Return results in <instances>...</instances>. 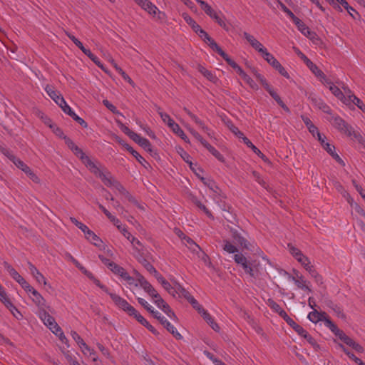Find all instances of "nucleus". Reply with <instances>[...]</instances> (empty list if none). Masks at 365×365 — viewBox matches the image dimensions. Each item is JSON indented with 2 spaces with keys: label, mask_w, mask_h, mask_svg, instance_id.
<instances>
[{
  "label": "nucleus",
  "mask_w": 365,
  "mask_h": 365,
  "mask_svg": "<svg viewBox=\"0 0 365 365\" xmlns=\"http://www.w3.org/2000/svg\"><path fill=\"white\" fill-rule=\"evenodd\" d=\"M18 283L28 293H30L34 289L23 277L19 280V282H18Z\"/></svg>",
  "instance_id": "nucleus-64"
},
{
  "label": "nucleus",
  "mask_w": 365,
  "mask_h": 365,
  "mask_svg": "<svg viewBox=\"0 0 365 365\" xmlns=\"http://www.w3.org/2000/svg\"><path fill=\"white\" fill-rule=\"evenodd\" d=\"M205 43H207L210 48L215 51L216 49V47H218L219 46L217 43L214 41L213 38H212L208 34L203 30L200 26L198 28L197 30L195 31Z\"/></svg>",
  "instance_id": "nucleus-17"
},
{
  "label": "nucleus",
  "mask_w": 365,
  "mask_h": 365,
  "mask_svg": "<svg viewBox=\"0 0 365 365\" xmlns=\"http://www.w3.org/2000/svg\"><path fill=\"white\" fill-rule=\"evenodd\" d=\"M319 312L316 309H314V311L309 313L307 317L312 322L317 323L320 322V318L319 317Z\"/></svg>",
  "instance_id": "nucleus-63"
},
{
  "label": "nucleus",
  "mask_w": 365,
  "mask_h": 365,
  "mask_svg": "<svg viewBox=\"0 0 365 365\" xmlns=\"http://www.w3.org/2000/svg\"><path fill=\"white\" fill-rule=\"evenodd\" d=\"M137 299H138V303L140 305H142L148 312L151 313L153 315L156 312L144 299L138 297Z\"/></svg>",
  "instance_id": "nucleus-61"
},
{
  "label": "nucleus",
  "mask_w": 365,
  "mask_h": 365,
  "mask_svg": "<svg viewBox=\"0 0 365 365\" xmlns=\"http://www.w3.org/2000/svg\"><path fill=\"white\" fill-rule=\"evenodd\" d=\"M135 258L146 269L148 272L150 274L152 272H155V268L143 257V252L139 254H136Z\"/></svg>",
  "instance_id": "nucleus-25"
},
{
  "label": "nucleus",
  "mask_w": 365,
  "mask_h": 365,
  "mask_svg": "<svg viewBox=\"0 0 365 365\" xmlns=\"http://www.w3.org/2000/svg\"><path fill=\"white\" fill-rule=\"evenodd\" d=\"M224 243H225V245L223 247V250L225 251H226L227 252L230 253V254H234L236 252L238 253L237 248L235 245L231 244L229 241L225 240Z\"/></svg>",
  "instance_id": "nucleus-54"
},
{
  "label": "nucleus",
  "mask_w": 365,
  "mask_h": 365,
  "mask_svg": "<svg viewBox=\"0 0 365 365\" xmlns=\"http://www.w3.org/2000/svg\"><path fill=\"white\" fill-rule=\"evenodd\" d=\"M0 150L4 155H6L11 161H12L14 163V165H15V162H16V160H20L19 158L14 156L12 154V153L7 148H0Z\"/></svg>",
  "instance_id": "nucleus-60"
},
{
  "label": "nucleus",
  "mask_w": 365,
  "mask_h": 365,
  "mask_svg": "<svg viewBox=\"0 0 365 365\" xmlns=\"http://www.w3.org/2000/svg\"><path fill=\"white\" fill-rule=\"evenodd\" d=\"M203 319L207 322V324L212 327L215 331H220L219 325L214 321L212 316L205 310L202 314Z\"/></svg>",
  "instance_id": "nucleus-33"
},
{
  "label": "nucleus",
  "mask_w": 365,
  "mask_h": 365,
  "mask_svg": "<svg viewBox=\"0 0 365 365\" xmlns=\"http://www.w3.org/2000/svg\"><path fill=\"white\" fill-rule=\"evenodd\" d=\"M284 274L287 275L288 279L293 281L294 282V284L297 286L298 288L303 289V290H307L309 292H312V289L306 284L307 281L304 279V277L302 275L298 274V272H296V276L297 278H296L295 277L291 276L286 271H284Z\"/></svg>",
  "instance_id": "nucleus-15"
},
{
  "label": "nucleus",
  "mask_w": 365,
  "mask_h": 365,
  "mask_svg": "<svg viewBox=\"0 0 365 365\" xmlns=\"http://www.w3.org/2000/svg\"><path fill=\"white\" fill-rule=\"evenodd\" d=\"M40 319L43 321V324L53 332L55 331L56 332L61 331V327L56 322L55 319L50 315L46 310L41 309L39 310L38 313Z\"/></svg>",
  "instance_id": "nucleus-9"
},
{
  "label": "nucleus",
  "mask_w": 365,
  "mask_h": 365,
  "mask_svg": "<svg viewBox=\"0 0 365 365\" xmlns=\"http://www.w3.org/2000/svg\"><path fill=\"white\" fill-rule=\"evenodd\" d=\"M308 99L314 106L319 109L323 110L324 113H330V107L315 94L310 93L308 96Z\"/></svg>",
  "instance_id": "nucleus-14"
},
{
  "label": "nucleus",
  "mask_w": 365,
  "mask_h": 365,
  "mask_svg": "<svg viewBox=\"0 0 365 365\" xmlns=\"http://www.w3.org/2000/svg\"><path fill=\"white\" fill-rule=\"evenodd\" d=\"M45 91L48 95V96L62 108L65 113L71 116L75 121H76L83 128L88 127V123L72 110L71 108L65 101L63 97L58 92L55 91L52 86L47 85L45 87Z\"/></svg>",
  "instance_id": "nucleus-1"
},
{
  "label": "nucleus",
  "mask_w": 365,
  "mask_h": 365,
  "mask_svg": "<svg viewBox=\"0 0 365 365\" xmlns=\"http://www.w3.org/2000/svg\"><path fill=\"white\" fill-rule=\"evenodd\" d=\"M201 180L204 182L205 184L207 185V187L210 188L211 191H212V197L214 199H216L217 196L221 195V190L219 188V187L213 182V181H209L208 183H207L205 181L204 178H201Z\"/></svg>",
  "instance_id": "nucleus-37"
},
{
  "label": "nucleus",
  "mask_w": 365,
  "mask_h": 365,
  "mask_svg": "<svg viewBox=\"0 0 365 365\" xmlns=\"http://www.w3.org/2000/svg\"><path fill=\"white\" fill-rule=\"evenodd\" d=\"M66 35L74 43V44L82 51V52H83L86 49V48L84 47L83 43L73 35L68 32H66Z\"/></svg>",
  "instance_id": "nucleus-58"
},
{
  "label": "nucleus",
  "mask_w": 365,
  "mask_h": 365,
  "mask_svg": "<svg viewBox=\"0 0 365 365\" xmlns=\"http://www.w3.org/2000/svg\"><path fill=\"white\" fill-rule=\"evenodd\" d=\"M182 242L185 246H187L193 252L202 251L200 247L188 236H187Z\"/></svg>",
  "instance_id": "nucleus-38"
},
{
  "label": "nucleus",
  "mask_w": 365,
  "mask_h": 365,
  "mask_svg": "<svg viewBox=\"0 0 365 365\" xmlns=\"http://www.w3.org/2000/svg\"><path fill=\"white\" fill-rule=\"evenodd\" d=\"M85 236L88 240H89L95 246L100 247L103 243L102 240L98 237L92 230L90 229L88 232L85 234Z\"/></svg>",
  "instance_id": "nucleus-31"
},
{
  "label": "nucleus",
  "mask_w": 365,
  "mask_h": 365,
  "mask_svg": "<svg viewBox=\"0 0 365 365\" xmlns=\"http://www.w3.org/2000/svg\"><path fill=\"white\" fill-rule=\"evenodd\" d=\"M30 293L32 294L33 302L38 307L39 310L44 309L46 305V300L41 294L35 289H34Z\"/></svg>",
  "instance_id": "nucleus-21"
},
{
  "label": "nucleus",
  "mask_w": 365,
  "mask_h": 365,
  "mask_svg": "<svg viewBox=\"0 0 365 365\" xmlns=\"http://www.w3.org/2000/svg\"><path fill=\"white\" fill-rule=\"evenodd\" d=\"M110 269L115 274H118L122 278H128V273L125 271V269L115 264V262L113 264H110Z\"/></svg>",
  "instance_id": "nucleus-30"
},
{
  "label": "nucleus",
  "mask_w": 365,
  "mask_h": 365,
  "mask_svg": "<svg viewBox=\"0 0 365 365\" xmlns=\"http://www.w3.org/2000/svg\"><path fill=\"white\" fill-rule=\"evenodd\" d=\"M133 317L154 335H159V332L138 311H136L135 314H133Z\"/></svg>",
  "instance_id": "nucleus-19"
},
{
  "label": "nucleus",
  "mask_w": 365,
  "mask_h": 365,
  "mask_svg": "<svg viewBox=\"0 0 365 365\" xmlns=\"http://www.w3.org/2000/svg\"><path fill=\"white\" fill-rule=\"evenodd\" d=\"M317 138L320 142L321 145L328 153H331L332 150H335V147L326 141L325 135L321 133H317Z\"/></svg>",
  "instance_id": "nucleus-32"
},
{
  "label": "nucleus",
  "mask_w": 365,
  "mask_h": 365,
  "mask_svg": "<svg viewBox=\"0 0 365 365\" xmlns=\"http://www.w3.org/2000/svg\"><path fill=\"white\" fill-rule=\"evenodd\" d=\"M154 318L157 319L162 325L177 339H182V336L177 331V329L165 319V317L162 316L161 314L156 311L153 315Z\"/></svg>",
  "instance_id": "nucleus-10"
},
{
  "label": "nucleus",
  "mask_w": 365,
  "mask_h": 365,
  "mask_svg": "<svg viewBox=\"0 0 365 365\" xmlns=\"http://www.w3.org/2000/svg\"><path fill=\"white\" fill-rule=\"evenodd\" d=\"M252 73L255 77L262 83L265 89L267 88V86H269L264 76L258 73L255 68L252 69Z\"/></svg>",
  "instance_id": "nucleus-57"
},
{
  "label": "nucleus",
  "mask_w": 365,
  "mask_h": 365,
  "mask_svg": "<svg viewBox=\"0 0 365 365\" xmlns=\"http://www.w3.org/2000/svg\"><path fill=\"white\" fill-rule=\"evenodd\" d=\"M183 110L185 112L190 116V118L208 135H210V129L205 125L203 121H202L197 116L193 114L190 110L187 108H184Z\"/></svg>",
  "instance_id": "nucleus-18"
},
{
  "label": "nucleus",
  "mask_w": 365,
  "mask_h": 365,
  "mask_svg": "<svg viewBox=\"0 0 365 365\" xmlns=\"http://www.w3.org/2000/svg\"><path fill=\"white\" fill-rule=\"evenodd\" d=\"M232 68H235L238 64L233 61L220 46L215 50Z\"/></svg>",
  "instance_id": "nucleus-27"
},
{
  "label": "nucleus",
  "mask_w": 365,
  "mask_h": 365,
  "mask_svg": "<svg viewBox=\"0 0 365 365\" xmlns=\"http://www.w3.org/2000/svg\"><path fill=\"white\" fill-rule=\"evenodd\" d=\"M63 138L65 139V143L67 146L82 160L83 164H85L92 173L94 175L99 173L100 168L90 159L88 156L86 155L82 149L78 147L69 138L63 136Z\"/></svg>",
  "instance_id": "nucleus-3"
},
{
  "label": "nucleus",
  "mask_w": 365,
  "mask_h": 365,
  "mask_svg": "<svg viewBox=\"0 0 365 365\" xmlns=\"http://www.w3.org/2000/svg\"><path fill=\"white\" fill-rule=\"evenodd\" d=\"M125 149L130 152L133 157L143 165H144V163H146V160L136 151L130 145L128 144H125Z\"/></svg>",
  "instance_id": "nucleus-42"
},
{
  "label": "nucleus",
  "mask_w": 365,
  "mask_h": 365,
  "mask_svg": "<svg viewBox=\"0 0 365 365\" xmlns=\"http://www.w3.org/2000/svg\"><path fill=\"white\" fill-rule=\"evenodd\" d=\"M98 207L102 210V212L106 215V217L113 223L115 226L118 229H120V221L113 216L103 205H102L98 202H96Z\"/></svg>",
  "instance_id": "nucleus-26"
},
{
  "label": "nucleus",
  "mask_w": 365,
  "mask_h": 365,
  "mask_svg": "<svg viewBox=\"0 0 365 365\" xmlns=\"http://www.w3.org/2000/svg\"><path fill=\"white\" fill-rule=\"evenodd\" d=\"M15 165L25 173L27 176L34 182L39 183V178L31 170V169L26 165L22 160H16Z\"/></svg>",
  "instance_id": "nucleus-13"
},
{
  "label": "nucleus",
  "mask_w": 365,
  "mask_h": 365,
  "mask_svg": "<svg viewBox=\"0 0 365 365\" xmlns=\"http://www.w3.org/2000/svg\"><path fill=\"white\" fill-rule=\"evenodd\" d=\"M234 260L237 264H240L242 267L245 272H246L253 264L248 261L242 253H236L234 256Z\"/></svg>",
  "instance_id": "nucleus-23"
},
{
  "label": "nucleus",
  "mask_w": 365,
  "mask_h": 365,
  "mask_svg": "<svg viewBox=\"0 0 365 365\" xmlns=\"http://www.w3.org/2000/svg\"><path fill=\"white\" fill-rule=\"evenodd\" d=\"M85 55H86L97 66L101 68L105 72H107L103 65L100 61L99 58L95 56L90 49L86 48L83 52Z\"/></svg>",
  "instance_id": "nucleus-35"
},
{
  "label": "nucleus",
  "mask_w": 365,
  "mask_h": 365,
  "mask_svg": "<svg viewBox=\"0 0 365 365\" xmlns=\"http://www.w3.org/2000/svg\"><path fill=\"white\" fill-rule=\"evenodd\" d=\"M153 299L158 308L161 309L162 310L168 309V304L163 300L159 294L156 295V297H153Z\"/></svg>",
  "instance_id": "nucleus-48"
},
{
  "label": "nucleus",
  "mask_w": 365,
  "mask_h": 365,
  "mask_svg": "<svg viewBox=\"0 0 365 365\" xmlns=\"http://www.w3.org/2000/svg\"><path fill=\"white\" fill-rule=\"evenodd\" d=\"M162 286L166 291H168L170 294L173 295V297H175L176 293H178V284L175 285V287H173L170 282L166 281Z\"/></svg>",
  "instance_id": "nucleus-50"
},
{
  "label": "nucleus",
  "mask_w": 365,
  "mask_h": 365,
  "mask_svg": "<svg viewBox=\"0 0 365 365\" xmlns=\"http://www.w3.org/2000/svg\"><path fill=\"white\" fill-rule=\"evenodd\" d=\"M179 153L182 158L184 160V161H185L187 163L190 165V169L192 170L197 175H199V174L197 173V170L194 168V166H196V165H193L191 161V156L182 148H180V151L179 152Z\"/></svg>",
  "instance_id": "nucleus-41"
},
{
  "label": "nucleus",
  "mask_w": 365,
  "mask_h": 365,
  "mask_svg": "<svg viewBox=\"0 0 365 365\" xmlns=\"http://www.w3.org/2000/svg\"><path fill=\"white\" fill-rule=\"evenodd\" d=\"M328 323V328L333 332L336 336L339 337L342 341L347 336V335L341 329H339L335 324Z\"/></svg>",
  "instance_id": "nucleus-34"
},
{
  "label": "nucleus",
  "mask_w": 365,
  "mask_h": 365,
  "mask_svg": "<svg viewBox=\"0 0 365 365\" xmlns=\"http://www.w3.org/2000/svg\"><path fill=\"white\" fill-rule=\"evenodd\" d=\"M330 91L341 101L345 104V100H346L347 95L343 93V92L335 85L329 86Z\"/></svg>",
  "instance_id": "nucleus-36"
},
{
  "label": "nucleus",
  "mask_w": 365,
  "mask_h": 365,
  "mask_svg": "<svg viewBox=\"0 0 365 365\" xmlns=\"http://www.w3.org/2000/svg\"><path fill=\"white\" fill-rule=\"evenodd\" d=\"M198 71L208 80L213 81L215 78V76L212 74V73L207 69H206L205 67L202 66H198Z\"/></svg>",
  "instance_id": "nucleus-53"
},
{
  "label": "nucleus",
  "mask_w": 365,
  "mask_h": 365,
  "mask_svg": "<svg viewBox=\"0 0 365 365\" xmlns=\"http://www.w3.org/2000/svg\"><path fill=\"white\" fill-rule=\"evenodd\" d=\"M331 124L341 132L351 136L354 132L353 128L339 116H331L329 119Z\"/></svg>",
  "instance_id": "nucleus-8"
},
{
  "label": "nucleus",
  "mask_w": 365,
  "mask_h": 365,
  "mask_svg": "<svg viewBox=\"0 0 365 365\" xmlns=\"http://www.w3.org/2000/svg\"><path fill=\"white\" fill-rule=\"evenodd\" d=\"M219 161L224 163L225 162V158L223 155L217 150H216L213 146H210L207 149Z\"/></svg>",
  "instance_id": "nucleus-62"
},
{
  "label": "nucleus",
  "mask_w": 365,
  "mask_h": 365,
  "mask_svg": "<svg viewBox=\"0 0 365 365\" xmlns=\"http://www.w3.org/2000/svg\"><path fill=\"white\" fill-rule=\"evenodd\" d=\"M138 145L141 146L145 150L153 155V149L151 143L148 139L143 138L139 142Z\"/></svg>",
  "instance_id": "nucleus-47"
},
{
  "label": "nucleus",
  "mask_w": 365,
  "mask_h": 365,
  "mask_svg": "<svg viewBox=\"0 0 365 365\" xmlns=\"http://www.w3.org/2000/svg\"><path fill=\"white\" fill-rule=\"evenodd\" d=\"M129 241L132 243L133 248L135 250V251L137 252L136 254L140 255V253L143 252V246L139 240H138L137 238L132 236V237H130V240Z\"/></svg>",
  "instance_id": "nucleus-49"
},
{
  "label": "nucleus",
  "mask_w": 365,
  "mask_h": 365,
  "mask_svg": "<svg viewBox=\"0 0 365 365\" xmlns=\"http://www.w3.org/2000/svg\"><path fill=\"white\" fill-rule=\"evenodd\" d=\"M297 26L298 29L306 36L310 37L313 34L305 24L300 20L298 17L293 21Z\"/></svg>",
  "instance_id": "nucleus-29"
},
{
  "label": "nucleus",
  "mask_w": 365,
  "mask_h": 365,
  "mask_svg": "<svg viewBox=\"0 0 365 365\" xmlns=\"http://www.w3.org/2000/svg\"><path fill=\"white\" fill-rule=\"evenodd\" d=\"M243 142L247 145V147L250 148L256 155L261 158H264V155L255 145H253L247 138H243Z\"/></svg>",
  "instance_id": "nucleus-44"
},
{
  "label": "nucleus",
  "mask_w": 365,
  "mask_h": 365,
  "mask_svg": "<svg viewBox=\"0 0 365 365\" xmlns=\"http://www.w3.org/2000/svg\"><path fill=\"white\" fill-rule=\"evenodd\" d=\"M95 175L98 177L105 184V185L115 188L117 191L119 192V193L125 196L129 202H135V197L130 195L129 192L126 190V189L118 181L114 180L110 173H107V174H106L99 170V173L96 174Z\"/></svg>",
  "instance_id": "nucleus-2"
},
{
  "label": "nucleus",
  "mask_w": 365,
  "mask_h": 365,
  "mask_svg": "<svg viewBox=\"0 0 365 365\" xmlns=\"http://www.w3.org/2000/svg\"><path fill=\"white\" fill-rule=\"evenodd\" d=\"M198 4L207 15L214 19L222 28L228 30L227 24H226L225 19L222 15L220 16L205 1H198Z\"/></svg>",
  "instance_id": "nucleus-5"
},
{
  "label": "nucleus",
  "mask_w": 365,
  "mask_h": 365,
  "mask_svg": "<svg viewBox=\"0 0 365 365\" xmlns=\"http://www.w3.org/2000/svg\"><path fill=\"white\" fill-rule=\"evenodd\" d=\"M234 260L237 264H240L242 267L245 272H246L253 264L248 261L242 253H236L234 256Z\"/></svg>",
  "instance_id": "nucleus-22"
},
{
  "label": "nucleus",
  "mask_w": 365,
  "mask_h": 365,
  "mask_svg": "<svg viewBox=\"0 0 365 365\" xmlns=\"http://www.w3.org/2000/svg\"><path fill=\"white\" fill-rule=\"evenodd\" d=\"M279 8L286 13L289 18L294 21L297 17L293 14V12L287 8V6L280 1H278Z\"/></svg>",
  "instance_id": "nucleus-51"
},
{
  "label": "nucleus",
  "mask_w": 365,
  "mask_h": 365,
  "mask_svg": "<svg viewBox=\"0 0 365 365\" xmlns=\"http://www.w3.org/2000/svg\"><path fill=\"white\" fill-rule=\"evenodd\" d=\"M302 118L304 124L309 129V131L314 137H315L316 135H317V133H320L318 128L312 123V120L308 117L302 116Z\"/></svg>",
  "instance_id": "nucleus-39"
},
{
  "label": "nucleus",
  "mask_w": 365,
  "mask_h": 365,
  "mask_svg": "<svg viewBox=\"0 0 365 365\" xmlns=\"http://www.w3.org/2000/svg\"><path fill=\"white\" fill-rule=\"evenodd\" d=\"M243 36L249 42L250 46L257 51L260 54L263 53L267 48L263 46V45L258 41L252 35L250 34L247 32L243 33Z\"/></svg>",
  "instance_id": "nucleus-16"
},
{
  "label": "nucleus",
  "mask_w": 365,
  "mask_h": 365,
  "mask_svg": "<svg viewBox=\"0 0 365 365\" xmlns=\"http://www.w3.org/2000/svg\"><path fill=\"white\" fill-rule=\"evenodd\" d=\"M266 91L276 101V102L284 111H286L287 113L290 112L289 108L284 103L279 96L274 91V89L270 86H267Z\"/></svg>",
  "instance_id": "nucleus-24"
},
{
  "label": "nucleus",
  "mask_w": 365,
  "mask_h": 365,
  "mask_svg": "<svg viewBox=\"0 0 365 365\" xmlns=\"http://www.w3.org/2000/svg\"><path fill=\"white\" fill-rule=\"evenodd\" d=\"M329 307L335 312L338 317L341 319H344L346 317L342 309L339 305L331 302V305Z\"/></svg>",
  "instance_id": "nucleus-56"
},
{
  "label": "nucleus",
  "mask_w": 365,
  "mask_h": 365,
  "mask_svg": "<svg viewBox=\"0 0 365 365\" xmlns=\"http://www.w3.org/2000/svg\"><path fill=\"white\" fill-rule=\"evenodd\" d=\"M70 220L71 222L78 227L84 234L88 232L89 228L86 225L78 221L75 217H71Z\"/></svg>",
  "instance_id": "nucleus-59"
},
{
  "label": "nucleus",
  "mask_w": 365,
  "mask_h": 365,
  "mask_svg": "<svg viewBox=\"0 0 365 365\" xmlns=\"http://www.w3.org/2000/svg\"><path fill=\"white\" fill-rule=\"evenodd\" d=\"M109 296L115 303V304L120 309L125 311L129 316L133 317L135 314L136 309L131 306L125 299L120 297L119 295L114 293H108Z\"/></svg>",
  "instance_id": "nucleus-7"
},
{
  "label": "nucleus",
  "mask_w": 365,
  "mask_h": 365,
  "mask_svg": "<svg viewBox=\"0 0 365 365\" xmlns=\"http://www.w3.org/2000/svg\"><path fill=\"white\" fill-rule=\"evenodd\" d=\"M307 272L309 273L311 277L315 279V282L317 284H322L323 283L322 277L317 272L313 266L309 267V269H307Z\"/></svg>",
  "instance_id": "nucleus-45"
},
{
  "label": "nucleus",
  "mask_w": 365,
  "mask_h": 365,
  "mask_svg": "<svg viewBox=\"0 0 365 365\" xmlns=\"http://www.w3.org/2000/svg\"><path fill=\"white\" fill-rule=\"evenodd\" d=\"M158 113L160 115L162 120L166 123L168 127L178 136H180L185 142L187 141V137L185 134L184 131L180 128L179 125L176 123L168 114L161 111L160 109Z\"/></svg>",
  "instance_id": "nucleus-6"
},
{
  "label": "nucleus",
  "mask_w": 365,
  "mask_h": 365,
  "mask_svg": "<svg viewBox=\"0 0 365 365\" xmlns=\"http://www.w3.org/2000/svg\"><path fill=\"white\" fill-rule=\"evenodd\" d=\"M182 17L185 21L192 28V29L195 31L200 26L199 24L196 23V21L187 14L184 13L182 14Z\"/></svg>",
  "instance_id": "nucleus-43"
},
{
  "label": "nucleus",
  "mask_w": 365,
  "mask_h": 365,
  "mask_svg": "<svg viewBox=\"0 0 365 365\" xmlns=\"http://www.w3.org/2000/svg\"><path fill=\"white\" fill-rule=\"evenodd\" d=\"M294 50L316 76H323V71L319 69V67L315 65L310 59H309L302 52H301L299 48L294 47Z\"/></svg>",
  "instance_id": "nucleus-12"
},
{
  "label": "nucleus",
  "mask_w": 365,
  "mask_h": 365,
  "mask_svg": "<svg viewBox=\"0 0 365 365\" xmlns=\"http://www.w3.org/2000/svg\"><path fill=\"white\" fill-rule=\"evenodd\" d=\"M180 297H183L185 298L188 302H190V298H193V297L187 292L185 289H184L182 286H180L179 284H178V293Z\"/></svg>",
  "instance_id": "nucleus-52"
},
{
  "label": "nucleus",
  "mask_w": 365,
  "mask_h": 365,
  "mask_svg": "<svg viewBox=\"0 0 365 365\" xmlns=\"http://www.w3.org/2000/svg\"><path fill=\"white\" fill-rule=\"evenodd\" d=\"M29 271L32 276L39 283H43L44 285L47 284L46 279L44 276L38 270V269L30 262H28Z\"/></svg>",
  "instance_id": "nucleus-20"
},
{
  "label": "nucleus",
  "mask_w": 365,
  "mask_h": 365,
  "mask_svg": "<svg viewBox=\"0 0 365 365\" xmlns=\"http://www.w3.org/2000/svg\"><path fill=\"white\" fill-rule=\"evenodd\" d=\"M144 291L149 294L152 298L156 297L158 294V292L154 289L150 282L144 283V285L141 287Z\"/></svg>",
  "instance_id": "nucleus-46"
},
{
  "label": "nucleus",
  "mask_w": 365,
  "mask_h": 365,
  "mask_svg": "<svg viewBox=\"0 0 365 365\" xmlns=\"http://www.w3.org/2000/svg\"><path fill=\"white\" fill-rule=\"evenodd\" d=\"M345 93L347 95L346 100H345V104L347 106H356L360 110L365 113V105L363 103L361 99L357 98L354 94L351 93L350 89L344 88Z\"/></svg>",
  "instance_id": "nucleus-11"
},
{
  "label": "nucleus",
  "mask_w": 365,
  "mask_h": 365,
  "mask_svg": "<svg viewBox=\"0 0 365 365\" xmlns=\"http://www.w3.org/2000/svg\"><path fill=\"white\" fill-rule=\"evenodd\" d=\"M284 321L301 336L304 338L307 342L311 344L315 349L319 348L316 340L300 325L297 324L291 317L288 316Z\"/></svg>",
  "instance_id": "nucleus-4"
},
{
  "label": "nucleus",
  "mask_w": 365,
  "mask_h": 365,
  "mask_svg": "<svg viewBox=\"0 0 365 365\" xmlns=\"http://www.w3.org/2000/svg\"><path fill=\"white\" fill-rule=\"evenodd\" d=\"M288 247L290 253L297 261L298 259H301L304 256L302 252L298 248L290 245H288Z\"/></svg>",
  "instance_id": "nucleus-55"
},
{
  "label": "nucleus",
  "mask_w": 365,
  "mask_h": 365,
  "mask_svg": "<svg viewBox=\"0 0 365 365\" xmlns=\"http://www.w3.org/2000/svg\"><path fill=\"white\" fill-rule=\"evenodd\" d=\"M269 306L273 309L275 312H277L284 320L286 318H288V314L287 312L274 300H269Z\"/></svg>",
  "instance_id": "nucleus-28"
},
{
  "label": "nucleus",
  "mask_w": 365,
  "mask_h": 365,
  "mask_svg": "<svg viewBox=\"0 0 365 365\" xmlns=\"http://www.w3.org/2000/svg\"><path fill=\"white\" fill-rule=\"evenodd\" d=\"M261 56L273 68L277 66V64L279 63L272 53L268 52L267 49L264 52H263V53H262Z\"/></svg>",
  "instance_id": "nucleus-40"
}]
</instances>
